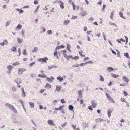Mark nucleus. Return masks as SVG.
<instances>
[{
  "instance_id": "nucleus-15",
  "label": "nucleus",
  "mask_w": 130,
  "mask_h": 130,
  "mask_svg": "<svg viewBox=\"0 0 130 130\" xmlns=\"http://www.w3.org/2000/svg\"><path fill=\"white\" fill-rule=\"evenodd\" d=\"M69 22L70 21L68 20H67L64 21L63 24L65 25H67L69 23Z\"/></svg>"
},
{
  "instance_id": "nucleus-40",
  "label": "nucleus",
  "mask_w": 130,
  "mask_h": 130,
  "mask_svg": "<svg viewBox=\"0 0 130 130\" xmlns=\"http://www.w3.org/2000/svg\"><path fill=\"white\" fill-rule=\"evenodd\" d=\"M7 68L9 69H11L12 68V66H8L7 67Z\"/></svg>"
},
{
  "instance_id": "nucleus-57",
  "label": "nucleus",
  "mask_w": 130,
  "mask_h": 130,
  "mask_svg": "<svg viewBox=\"0 0 130 130\" xmlns=\"http://www.w3.org/2000/svg\"><path fill=\"white\" fill-rule=\"evenodd\" d=\"M84 103L83 100L82 99L80 100V104H82Z\"/></svg>"
},
{
  "instance_id": "nucleus-61",
  "label": "nucleus",
  "mask_w": 130,
  "mask_h": 130,
  "mask_svg": "<svg viewBox=\"0 0 130 130\" xmlns=\"http://www.w3.org/2000/svg\"><path fill=\"white\" fill-rule=\"evenodd\" d=\"M87 28L85 26L84 28V31H87Z\"/></svg>"
},
{
  "instance_id": "nucleus-16",
  "label": "nucleus",
  "mask_w": 130,
  "mask_h": 130,
  "mask_svg": "<svg viewBox=\"0 0 130 130\" xmlns=\"http://www.w3.org/2000/svg\"><path fill=\"white\" fill-rule=\"evenodd\" d=\"M68 108L70 110L73 111L74 107L72 105H69Z\"/></svg>"
},
{
  "instance_id": "nucleus-50",
  "label": "nucleus",
  "mask_w": 130,
  "mask_h": 130,
  "mask_svg": "<svg viewBox=\"0 0 130 130\" xmlns=\"http://www.w3.org/2000/svg\"><path fill=\"white\" fill-rule=\"evenodd\" d=\"M47 33L49 34H51L52 33L51 31V30H48L47 31Z\"/></svg>"
},
{
  "instance_id": "nucleus-29",
  "label": "nucleus",
  "mask_w": 130,
  "mask_h": 130,
  "mask_svg": "<svg viewBox=\"0 0 130 130\" xmlns=\"http://www.w3.org/2000/svg\"><path fill=\"white\" fill-rule=\"evenodd\" d=\"M22 27V25L20 24H19L16 27V28L18 29H20Z\"/></svg>"
},
{
  "instance_id": "nucleus-8",
  "label": "nucleus",
  "mask_w": 130,
  "mask_h": 130,
  "mask_svg": "<svg viewBox=\"0 0 130 130\" xmlns=\"http://www.w3.org/2000/svg\"><path fill=\"white\" fill-rule=\"evenodd\" d=\"M59 2L60 3L59 5L61 8L62 9L64 8V7L63 3L61 1H60Z\"/></svg>"
},
{
  "instance_id": "nucleus-4",
  "label": "nucleus",
  "mask_w": 130,
  "mask_h": 130,
  "mask_svg": "<svg viewBox=\"0 0 130 130\" xmlns=\"http://www.w3.org/2000/svg\"><path fill=\"white\" fill-rule=\"evenodd\" d=\"M48 59L47 58L45 57L44 58H39L38 59V60L42 62H46V60H48Z\"/></svg>"
},
{
  "instance_id": "nucleus-30",
  "label": "nucleus",
  "mask_w": 130,
  "mask_h": 130,
  "mask_svg": "<svg viewBox=\"0 0 130 130\" xmlns=\"http://www.w3.org/2000/svg\"><path fill=\"white\" fill-rule=\"evenodd\" d=\"M83 52L82 51H80L79 52V54L80 55V56L82 57H85V56L84 55L82 54Z\"/></svg>"
},
{
  "instance_id": "nucleus-31",
  "label": "nucleus",
  "mask_w": 130,
  "mask_h": 130,
  "mask_svg": "<svg viewBox=\"0 0 130 130\" xmlns=\"http://www.w3.org/2000/svg\"><path fill=\"white\" fill-rule=\"evenodd\" d=\"M57 80H59L60 81H61L63 79V78L60 77L59 76L57 78Z\"/></svg>"
},
{
  "instance_id": "nucleus-63",
  "label": "nucleus",
  "mask_w": 130,
  "mask_h": 130,
  "mask_svg": "<svg viewBox=\"0 0 130 130\" xmlns=\"http://www.w3.org/2000/svg\"><path fill=\"white\" fill-rule=\"evenodd\" d=\"M67 52V51L66 50H63V54H66Z\"/></svg>"
},
{
  "instance_id": "nucleus-51",
  "label": "nucleus",
  "mask_w": 130,
  "mask_h": 130,
  "mask_svg": "<svg viewBox=\"0 0 130 130\" xmlns=\"http://www.w3.org/2000/svg\"><path fill=\"white\" fill-rule=\"evenodd\" d=\"M88 108L90 109V110H93V109L92 108V106H89Z\"/></svg>"
},
{
  "instance_id": "nucleus-44",
  "label": "nucleus",
  "mask_w": 130,
  "mask_h": 130,
  "mask_svg": "<svg viewBox=\"0 0 130 130\" xmlns=\"http://www.w3.org/2000/svg\"><path fill=\"white\" fill-rule=\"evenodd\" d=\"M123 93L124 94V96H127L128 95V94L126 93V92L123 91Z\"/></svg>"
},
{
  "instance_id": "nucleus-9",
  "label": "nucleus",
  "mask_w": 130,
  "mask_h": 130,
  "mask_svg": "<svg viewBox=\"0 0 130 130\" xmlns=\"http://www.w3.org/2000/svg\"><path fill=\"white\" fill-rule=\"evenodd\" d=\"M54 79V78L52 76H51V78H46V80L48 82H52Z\"/></svg>"
},
{
  "instance_id": "nucleus-14",
  "label": "nucleus",
  "mask_w": 130,
  "mask_h": 130,
  "mask_svg": "<svg viewBox=\"0 0 130 130\" xmlns=\"http://www.w3.org/2000/svg\"><path fill=\"white\" fill-rule=\"evenodd\" d=\"M64 47V46L63 45H62L61 46H58V47H57L56 48V50H57V49L58 50H59L60 48H63Z\"/></svg>"
},
{
  "instance_id": "nucleus-3",
  "label": "nucleus",
  "mask_w": 130,
  "mask_h": 130,
  "mask_svg": "<svg viewBox=\"0 0 130 130\" xmlns=\"http://www.w3.org/2000/svg\"><path fill=\"white\" fill-rule=\"evenodd\" d=\"M106 95L107 96V97L109 101H110L112 103H115V102L112 98L107 93H106Z\"/></svg>"
},
{
  "instance_id": "nucleus-2",
  "label": "nucleus",
  "mask_w": 130,
  "mask_h": 130,
  "mask_svg": "<svg viewBox=\"0 0 130 130\" xmlns=\"http://www.w3.org/2000/svg\"><path fill=\"white\" fill-rule=\"evenodd\" d=\"M26 69L25 68H18V74L21 75L23 73L24 71H25Z\"/></svg>"
},
{
  "instance_id": "nucleus-13",
  "label": "nucleus",
  "mask_w": 130,
  "mask_h": 130,
  "mask_svg": "<svg viewBox=\"0 0 130 130\" xmlns=\"http://www.w3.org/2000/svg\"><path fill=\"white\" fill-rule=\"evenodd\" d=\"M23 41L22 39H21L19 37L17 38V41L19 43H20L22 42Z\"/></svg>"
},
{
  "instance_id": "nucleus-6",
  "label": "nucleus",
  "mask_w": 130,
  "mask_h": 130,
  "mask_svg": "<svg viewBox=\"0 0 130 130\" xmlns=\"http://www.w3.org/2000/svg\"><path fill=\"white\" fill-rule=\"evenodd\" d=\"M61 88V86H57L55 91H60Z\"/></svg>"
},
{
  "instance_id": "nucleus-20",
  "label": "nucleus",
  "mask_w": 130,
  "mask_h": 130,
  "mask_svg": "<svg viewBox=\"0 0 130 130\" xmlns=\"http://www.w3.org/2000/svg\"><path fill=\"white\" fill-rule=\"evenodd\" d=\"M21 80L20 78H18L16 79V82L18 84H20L21 83Z\"/></svg>"
},
{
  "instance_id": "nucleus-48",
  "label": "nucleus",
  "mask_w": 130,
  "mask_h": 130,
  "mask_svg": "<svg viewBox=\"0 0 130 130\" xmlns=\"http://www.w3.org/2000/svg\"><path fill=\"white\" fill-rule=\"evenodd\" d=\"M72 5H73V9L74 10H75V5L74 4V3H72Z\"/></svg>"
},
{
  "instance_id": "nucleus-18",
  "label": "nucleus",
  "mask_w": 130,
  "mask_h": 130,
  "mask_svg": "<svg viewBox=\"0 0 130 130\" xmlns=\"http://www.w3.org/2000/svg\"><path fill=\"white\" fill-rule=\"evenodd\" d=\"M51 86L48 83H47L45 86V88H51Z\"/></svg>"
},
{
  "instance_id": "nucleus-24",
  "label": "nucleus",
  "mask_w": 130,
  "mask_h": 130,
  "mask_svg": "<svg viewBox=\"0 0 130 130\" xmlns=\"http://www.w3.org/2000/svg\"><path fill=\"white\" fill-rule=\"evenodd\" d=\"M113 69L111 67H109L107 69V71L109 72L111 71H113Z\"/></svg>"
},
{
  "instance_id": "nucleus-26",
  "label": "nucleus",
  "mask_w": 130,
  "mask_h": 130,
  "mask_svg": "<svg viewBox=\"0 0 130 130\" xmlns=\"http://www.w3.org/2000/svg\"><path fill=\"white\" fill-rule=\"evenodd\" d=\"M21 90L22 92V96L23 97H25V94L24 90L23 88H21Z\"/></svg>"
},
{
  "instance_id": "nucleus-38",
  "label": "nucleus",
  "mask_w": 130,
  "mask_h": 130,
  "mask_svg": "<svg viewBox=\"0 0 130 130\" xmlns=\"http://www.w3.org/2000/svg\"><path fill=\"white\" fill-rule=\"evenodd\" d=\"M20 64V63H19V62H16L15 63H14L13 64V66H16L17 65H19Z\"/></svg>"
},
{
  "instance_id": "nucleus-32",
  "label": "nucleus",
  "mask_w": 130,
  "mask_h": 130,
  "mask_svg": "<svg viewBox=\"0 0 130 130\" xmlns=\"http://www.w3.org/2000/svg\"><path fill=\"white\" fill-rule=\"evenodd\" d=\"M124 55L125 56L127 57V58L129 59H130V57L129 56V55L128 53H125L124 54Z\"/></svg>"
},
{
  "instance_id": "nucleus-39",
  "label": "nucleus",
  "mask_w": 130,
  "mask_h": 130,
  "mask_svg": "<svg viewBox=\"0 0 130 130\" xmlns=\"http://www.w3.org/2000/svg\"><path fill=\"white\" fill-rule=\"evenodd\" d=\"M61 101L62 103H66V101H65L64 99H61Z\"/></svg>"
},
{
  "instance_id": "nucleus-11",
  "label": "nucleus",
  "mask_w": 130,
  "mask_h": 130,
  "mask_svg": "<svg viewBox=\"0 0 130 130\" xmlns=\"http://www.w3.org/2000/svg\"><path fill=\"white\" fill-rule=\"evenodd\" d=\"M103 121H104L103 119L100 118L97 119L96 120V122L97 123L101 122Z\"/></svg>"
},
{
  "instance_id": "nucleus-21",
  "label": "nucleus",
  "mask_w": 130,
  "mask_h": 130,
  "mask_svg": "<svg viewBox=\"0 0 130 130\" xmlns=\"http://www.w3.org/2000/svg\"><path fill=\"white\" fill-rule=\"evenodd\" d=\"M112 111L111 110H108V115L109 117H110L111 116V113H112Z\"/></svg>"
},
{
  "instance_id": "nucleus-62",
  "label": "nucleus",
  "mask_w": 130,
  "mask_h": 130,
  "mask_svg": "<svg viewBox=\"0 0 130 130\" xmlns=\"http://www.w3.org/2000/svg\"><path fill=\"white\" fill-rule=\"evenodd\" d=\"M106 7V5L104 4L103 5V8L102 9L104 10L105 8V7Z\"/></svg>"
},
{
  "instance_id": "nucleus-10",
  "label": "nucleus",
  "mask_w": 130,
  "mask_h": 130,
  "mask_svg": "<svg viewBox=\"0 0 130 130\" xmlns=\"http://www.w3.org/2000/svg\"><path fill=\"white\" fill-rule=\"evenodd\" d=\"M87 12L86 11H82L81 13V15L82 16H85L86 15Z\"/></svg>"
},
{
  "instance_id": "nucleus-41",
  "label": "nucleus",
  "mask_w": 130,
  "mask_h": 130,
  "mask_svg": "<svg viewBox=\"0 0 130 130\" xmlns=\"http://www.w3.org/2000/svg\"><path fill=\"white\" fill-rule=\"evenodd\" d=\"M35 63V62H33L31 63H30L29 64V66L30 67L32 66Z\"/></svg>"
},
{
  "instance_id": "nucleus-56",
  "label": "nucleus",
  "mask_w": 130,
  "mask_h": 130,
  "mask_svg": "<svg viewBox=\"0 0 130 130\" xmlns=\"http://www.w3.org/2000/svg\"><path fill=\"white\" fill-rule=\"evenodd\" d=\"M74 58L76 60H77L79 58V57L78 56H75L74 57Z\"/></svg>"
},
{
  "instance_id": "nucleus-59",
  "label": "nucleus",
  "mask_w": 130,
  "mask_h": 130,
  "mask_svg": "<svg viewBox=\"0 0 130 130\" xmlns=\"http://www.w3.org/2000/svg\"><path fill=\"white\" fill-rule=\"evenodd\" d=\"M34 3L35 4H37L38 3V2L37 0H35L34 1Z\"/></svg>"
},
{
  "instance_id": "nucleus-12",
  "label": "nucleus",
  "mask_w": 130,
  "mask_h": 130,
  "mask_svg": "<svg viewBox=\"0 0 130 130\" xmlns=\"http://www.w3.org/2000/svg\"><path fill=\"white\" fill-rule=\"evenodd\" d=\"M91 103L92 104V106L93 107L95 108L96 107V104L95 102L94 101H92Z\"/></svg>"
},
{
  "instance_id": "nucleus-64",
  "label": "nucleus",
  "mask_w": 130,
  "mask_h": 130,
  "mask_svg": "<svg viewBox=\"0 0 130 130\" xmlns=\"http://www.w3.org/2000/svg\"><path fill=\"white\" fill-rule=\"evenodd\" d=\"M72 126L73 127V129L74 130H75V129H76V126H74V125H72Z\"/></svg>"
},
{
  "instance_id": "nucleus-28",
  "label": "nucleus",
  "mask_w": 130,
  "mask_h": 130,
  "mask_svg": "<svg viewBox=\"0 0 130 130\" xmlns=\"http://www.w3.org/2000/svg\"><path fill=\"white\" fill-rule=\"evenodd\" d=\"M119 15L122 18H125L123 15V13L122 12H120L119 13Z\"/></svg>"
},
{
  "instance_id": "nucleus-22",
  "label": "nucleus",
  "mask_w": 130,
  "mask_h": 130,
  "mask_svg": "<svg viewBox=\"0 0 130 130\" xmlns=\"http://www.w3.org/2000/svg\"><path fill=\"white\" fill-rule=\"evenodd\" d=\"M70 45L69 44H68L67 45V49L70 52H71V50L70 49Z\"/></svg>"
},
{
  "instance_id": "nucleus-46",
  "label": "nucleus",
  "mask_w": 130,
  "mask_h": 130,
  "mask_svg": "<svg viewBox=\"0 0 130 130\" xmlns=\"http://www.w3.org/2000/svg\"><path fill=\"white\" fill-rule=\"evenodd\" d=\"M63 107V106H60L59 108V110H61Z\"/></svg>"
},
{
  "instance_id": "nucleus-55",
  "label": "nucleus",
  "mask_w": 130,
  "mask_h": 130,
  "mask_svg": "<svg viewBox=\"0 0 130 130\" xmlns=\"http://www.w3.org/2000/svg\"><path fill=\"white\" fill-rule=\"evenodd\" d=\"M12 90L14 91H15L16 90V88L15 87H13V88Z\"/></svg>"
},
{
  "instance_id": "nucleus-33",
  "label": "nucleus",
  "mask_w": 130,
  "mask_h": 130,
  "mask_svg": "<svg viewBox=\"0 0 130 130\" xmlns=\"http://www.w3.org/2000/svg\"><path fill=\"white\" fill-rule=\"evenodd\" d=\"M112 76L115 78H116L118 77L119 76V75H116L113 74H112Z\"/></svg>"
},
{
  "instance_id": "nucleus-58",
  "label": "nucleus",
  "mask_w": 130,
  "mask_h": 130,
  "mask_svg": "<svg viewBox=\"0 0 130 130\" xmlns=\"http://www.w3.org/2000/svg\"><path fill=\"white\" fill-rule=\"evenodd\" d=\"M120 86H125V85L124 84H120Z\"/></svg>"
},
{
  "instance_id": "nucleus-27",
  "label": "nucleus",
  "mask_w": 130,
  "mask_h": 130,
  "mask_svg": "<svg viewBox=\"0 0 130 130\" xmlns=\"http://www.w3.org/2000/svg\"><path fill=\"white\" fill-rule=\"evenodd\" d=\"M63 55L65 57L67 58L68 59H69L71 58L70 56H68L66 54H63Z\"/></svg>"
},
{
  "instance_id": "nucleus-53",
  "label": "nucleus",
  "mask_w": 130,
  "mask_h": 130,
  "mask_svg": "<svg viewBox=\"0 0 130 130\" xmlns=\"http://www.w3.org/2000/svg\"><path fill=\"white\" fill-rule=\"evenodd\" d=\"M26 50H24V52L23 53V54L25 55L26 54Z\"/></svg>"
},
{
  "instance_id": "nucleus-1",
  "label": "nucleus",
  "mask_w": 130,
  "mask_h": 130,
  "mask_svg": "<svg viewBox=\"0 0 130 130\" xmlns=\"http://www.w3.org/2000/svg\"><path fill=\"white\" fill-rule=\"evenodd\" d=\"M6 106L8 107L14 113H16L17 112V110L12 105L8 103H7L6 104Z\"/></svg>"
},
{
  "instance_id": "nucleus-49",
  "label": "nucleus",
  "mask_w": 130,
  "mask_h": 130,
  "mask_svg": "<svg viewBox=\"0 0 130 130\" xmlns=\"http://www.w3.org/2000/svg\"><path fill=\"white\" fill-rule=\"evenodd\" d=\"M78 94L79 96H81L82 95V92L81 91H78Z\"/></svg>"
},
{
  "instance_id": "nucleus-43",
  "label": "nucleus",
  "mask_w": 130,
  "mask_h": 130,
  "mask_svg": "<svg viewBox=\"0 0 130 130\" xmlns=\"http://www.w3.org/2000/svg\"><path fill=\"white\" fill-rule=\"evenodd\" d=\"M10 22H11L10 21L9 22H7L6 23V26H8V25H9V24L10 23Z\"/></svg>"
},
{
  "instance_id": "nucleus-5",
  "label": "nucleus",
  "mask_w": 130,
  "mask_h": 130,
  "mask_svg": "<svg viewBox=\"0 0 130 130\" xmlns=\"http://www.w3.org/2000/svg\"><path fill=\"white\" fill-rule=\"evenodd\" d=\"M48 124L51 125L55 126V124L53 123V120H49L48 121Z\"/></svg>"
},
{
  "instance_id": "nucleus-47",
  "label": "nucleus",
  "mask_w": 130,
  "mask_h": 130,
  "mask_svg": "<svg viewBox=\"0 0 130 130\" xmlns=\"http://www.w3.org/2000/svg\"><path fill=\"white\" fill-rule=\"evenodd\" d=\"M77 17L76 16H72V19H75L77 18Z\"/></svg>"
},
{
  "instance_id": "nucleus-7",
  "label": "nucleus",
  "mask_w": 130,
  "mask_h": 130,
  "mask_svg": "<svg viewBox=\"0 0 130 130\" xmlns=\"http://www.w3.org/2000/svg\"><path fill=\"white\" fill-rule=\"evenodd\" d=\"M122 78L123 79L124 81L126 82H128L129 81L128 79L127 78V77L125 76H123V77Z\"/></svg>"
},
{
  "instance_id": "nucleus-42",
  "label": "nucleus",
  "mask_w": 130,
  "mask_h": 130,
  "mask_svg": "<svg viewBox=\"0 0 130 130\" xmlns=\"http://www.w3.org/2000/svg\"><path fill=\"white\" fill-rule=\"evenodd\" d=\"M121 102H124L126 101V100L123 98H122L121 99Z\"/></svg>"
},
{
  "instance_id": "nucleus-36",
  "label": "nucleus",
  "mask_w": 130,
  "mask_h": 130,
  "mask_svg": "<svg viewBox=\"0 0 130 130\" xmlns=\"http://www.w3.org/2000/svg\"><path fill=\"white\" fill-rule=\"evenodd\" d=\"M11 50L12 51L15 52L16 51V48L15 47H13L12 49Z\"/></svg>"
},
{
  "instance_id": "nucleus-17",
  "label": "nucleus",
  "mask_w": 130,
  "mask_h": 130,
  "mask_svg": "<svg viewBox=\"0 0 130 130\" xmlns=\"http://www.w3.org/2000/svg\"><path fill=\"white\" fill-rule=\"evenodd\" d=\"M7 43L8 42L6 40H5L4 41V42L1 43L0 45L2 46H3L5 44H7Z\"/></svg>"
},
{
  "instance_id": "nucleus-34",
  "label": "nucleus",
  "mask_w": 130,
  "mask_h": 130,
  "mask_svg": "<svg viewBox=\"0 0 130 130\" xmlns=\"http://www.w3.org/2000/svg\"><path fill=\"white\" fill-rule=\"evenodd\" d=\"M100 81H104V79L102 75H100Z\"/></svg>"
},
{
  "instance_id": "nucleus-45",
  "label": "nucleus",
  "mask_w": 130,
  "mask_h": 130,
  "mask_svg": "<svg viewBox=\"0 0 130 130\" xmlns=\"http://www.w3.org/2000/svg\"><path fill=\"white\" fill-rule=\"evenodd\" d=\"M113 13L112 12L111 14V15H110V18H111L112 19H113Z\"/></svg>"
},
{
  "instance_id": "nucleus-35",
  "label": "nucleus",
  "mask_w": 130,
  "mask_h": 130,
  "mask_svg": "<svg viewBox=\"0 0 130 130\" xmlns=\"http://www.w3.org/2000/svg\"><path fill=\"white\" fill-rule=\"evenodd\" d=\"M38 48L37 47H35L34 49L32 50V52L33 53L36 52Z\"/></svg>"
},
{
  "instance_id": "nucleus-60",
  "label": "nucleus",
  "mask_w": 130,
  "mask_h": 130,
  "mask_svg": "<svg viewBox=\"0 0 130 130\" xmlns=\"http://www.w3.org/2000/svg\"><path fill=\"white\" fill-rule=\"evenodd\" d=\"M102 3V1H99L98 3V4L99 5H101V4Z\"/></svg>"
},
{
  "instance_id": "nucleus-25",
  "label": "nucleus",
  "mask_w": 130,
  "mask_h": 130,
  "mask_svg": "<svg viewBox=\"0 0 130 130\" xmlns=\"http://www.w3.org/2000/svg\"><path fill=\"white\" fill-rule=\"evenodd\" d=\"M57 50H55V52L54 53V56H56V57L57 58H58V57L57 56Z\"/></svg>"
},
{
  "instance_id": "nucleus-19",
  "label": "nucleus",
  "mask_w": 130,
  "mask_h": 130,
  "mask_svg": "<svg viewBox=\"0 0 130 130\" xmlns=\"http://www.w3.org/2000/svg\"><path fill=\"white\" fill-rule=\"evenodd\" d=\"M38 76L40 77L46 78V75L45 74H39L38 75Z\"/></svg>"
},
{
  "instance_id": "nucleus-23",
  "label": "nucleus",
  "mask_w": 130,
  "mask_h": 130,
  "mask_svg": "<svg viewBox=\"0 0 130 130\" xmlns=\"http://www.w3.org/2000/svg\"><path fill=\"white\" fill-rule=\"evenodd\" d=\"M29 104L31 107V108H34V104L33 103H32L31 102H30L29 103Z\"/></svg>"
},
{
  "instance_id": "nucleus-54",
  "label": "nucleus",
  "mask_w": 130,
  "mask_h": 130,
  "mask_svg": "<svg viewBox=\"0 0 130 130\" xmlns=\"http://www.w3.org/2000/svg\"><path fill=\"white\" fill-rule=\"evenodd\" d=\"M39 108L40 109H42L43 108V107L41 105H39Z\"/></svg>"
},
{
  "instance_id": "nucleus-37",
  "label": "nucleus",
  "mask_w": 130,
  "mask_h": 130,
  "mask_svg": "<svg viewBox=\"0 0 130 130\" xmlns=\"http://www.w3.org/2000/svg\"><path fill=\"white\" fill-rule=\"evenodd\" d=\"M67 124V123L65 122L63 124H62L61 125V126L62 127H64Z\"/></svg>"
},
{
  "instance_id": "nucleus-52",
  "label": "nucleus",
  "mask_w": 130,
  "mask_h": 130,
  "mask_svg": "<svg viewBox=\"0 0 130 130\" xmlns=\"http://www.w3.org/2000/svg\"><path fill=\"white\" fill-rule=\"evenodd\" d=\"M44 91V89H41L40 91V92L41 93H43Z\"/></svg>"
}]
</instances>
